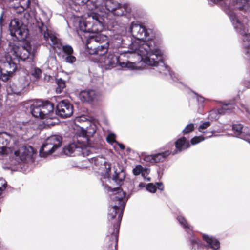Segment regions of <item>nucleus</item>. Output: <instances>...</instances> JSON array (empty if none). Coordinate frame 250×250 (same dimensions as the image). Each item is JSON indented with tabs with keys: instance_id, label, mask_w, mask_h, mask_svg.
Wrapping results in <instances>:
<instances>
[{
	"instance_id": "obj_4",
	"label": "nucleus",
	"mask_w": 250,
	"mask_h": 250,
	"mask_svg": "<svg viewBox=\"0 0 250 250\" xmlns=\"http://www.w3.org/2000/svg\"><path fill=\"white\" fill-rule=\"evenodd\" d=\"M110 196V205L108 209L107 218L109 222L106 239L111 242L110 245L117 244L120 223L123 212L128 198L125 193L120 188H111L107 187Z\"/></svg>"
},
{
	"instance_id": "obj_34",
	"label": "nucleus",
	"mask_w": 250,
	"mask_h": 250,
	"mask_svg": "<svg viewBox=\"0 0 250 250\" xmlns=\"http://www.w3.org/2000/svg\"><path fill=\"white\" fill-rule=\"evenodd\" d=\"M177 219L181 226L185 229V231H187L188 225L186 219L181 215L178 216Z\"/></svg>"
},
{
	"instance_id": "obj_50",
	"label": "nucleus",
	"mask_w": 250,
	"mask_h": 250,
	"mask_svg": "<svg viewBox=\"0 0 250 250\" xmlns=\"http://www.w3.org/2000/svg\"><path fill=\"white\" fill-rule=\"evenodd\" d=\"M144 177V179L146 180V181H150L151 180V178L150 177H146L144 176H143Z\"/></svg>"
},
{
	"instance_id": "obj_52",
	"label": "nucleus",
	"mask_w": 250,
	"mask_h": 250,
	"mask_svg": "<svg viewBox=\"0 0 250 250\" xmlns=\"http://www.w3.org/2000/svg\"><path fill=\"white\" fill-rule=\"evenodd\" d=\"M2 15H1V16H0V24H1V23L2 22Z\"/></svg>"
},
{
	"instance_id": "obj_57",
	"label": "nucleus",
	"mask_w": 250,
	"mask_h": 250,
	"mask_svg": "<svg viewBox=\"0 0 250 250\" xmlns=\"http://www.w3.org/2000/svg\"><path fill=\"white\" fill-rule=\"evenodd\" d=\"M112 27H115V25H114V24H113Z\"/></svg>"
},
{
	"instance_id": "obj_28",
	"label": "nucleus",
	"mask_w": 250,
	"mask_h": 250,
	"mask_svg": "<svg viewBox=\"0 0 250 250\" xmlns=\"http://www.w3.org/2000/svg\"><path fill=\"white\" fill-rule=\"evenodd\" d=\"M208 133H209V135L206 137H204L202 135L194 137L190 140L191 144L192 145H195L200 143L201 142L204 141L205 139L211 137L213 134V132H208Z\"/></svg>"
},
{
	"instance_id": "obj_44",
	"label": "nucleus",
	"mask_w": 250,
	"mask_h": 250,
	"mask_svg": "<svg viewBox=\"0 0 250 250\" xmlns=\"http://www.w3.org/2000/svg\"><path fill=\"white\" fill-rule=\"evenodd\" d=\"M189 241L193 246L198 244L197 240L195 238H192L190 239Z\"/></svg>"
},
{
	"instance_id": "obj_22",
	"label": "nucleus",
	"mask_w": 250,
	"mask_h": 250,
	"mask_svg": "<svg viewBox=\"0 0 250 250\" xmlns=\"http://www.w3.org/2000/svg\"><path fill=\"white\" fill-rule=\"evenodd\" d=\"M213 2L221 1L223 9L228 15L229 10H231L235 7V0H210Z\"/></svg>"
},
{
	"instance_id": "obj_9",
	"label": "nucleus",
	"mask_w": 250,
	"mask_h": 250,
	"mask_svg": "<svg viewBox=\"0 0 250 250\" xmlns=\"http://www.w3.org/2000/svg\"><path fill=\"white\" fill-rule=\"evenodd\" d=\"M89 10L96 9L102 13L110 12L114 16L130 17L131 9L127 4H121L116 0H90Z\"/></svg>"
},
{
	"instance_id": "obj_15",
	"label": "nucleus",
	"mask_w": 250,
	"mask_h": 250,
	"mask_svg": "<svg viewBox=\"0 0 250 250\" xmlns=\"http://www.w3.org/2000/svg\"><path fill=\"white\" fill-rule=\"evenodd\" d=\"M73 112V105L67 101H62L57 104L55 114L62 118H66L71 116Z\"/></svg>"
},
{
	"instance_id": "obj_33",
	"label": "nucleus",
	"mask_w": 250,
	"mask_h": 250,
	"mask_svg": "<svg viewBox=\"0 0 250 250\" xmlns=\"http://www.w3.org/2000/svg\"><path fill=\"white\" fill-rule=\"evenodd\" d=\"M44 124L49 126L55 125L58 123V120L54 116L53 118H46L44 119Z\"/></svg>"
},
{
	"instance_id": "obj_20",
	"label": "nucleus",
	"mask_w": 250,
	"mask_h": 250,
	"mask_svg": "<svg viewBox=\"0 0 250 250\" xmlns=\"http://www.w3.org/2000/svg\"><path fill=\"white\" fill-rule=\"evenodd\" d=\"M202 239L208 244V246H209L211 248H219L220 243L219 241L213 236L203 234Z\"/></svg>"
},
{
	"instance_id": "obj_41",
	"label": "nucleus",
	"mask_w": 250,
	"mask_h": 250,
	"mask_svg": "<svg viewBox=\"0 0 250 250\" xmlns=\"http://www.w3.org/2000/svg\"><path fill=\"white\" fill-rule=\"evenodd\" d=\"M195 98L196 100L198 103L202 104L205 100V99L202 96H199L198 94L195 93Z\"/></svg>"
},
{
	"instance_id": "obj_53",
	"label": "nucleus",
	"mask_w": 250,
	"mask_h": 250,
	"mask_svg": "<svg viewBox=\"0 0 250 250\" xmlns=\"http://www.w3.org/2000/svg\"><path fill=\"white\" fill-rule=\"evenodd\" d=\"M190 92H193V91L191 90H190V91L188 90V96L189 95H190Z\"/></svg>"
},
{
	"instance_id": "obj_48",
	"label": "nucleus",
	"mask_w": 250,
	"mask_h": 250,
	"mask_svg": "<svg viewBox=\"0 0 250 250\" xmlns=\"http://www.w3.org/2000/svg\"><path fill=\"white\" fill-rule=\"evenodd\" d=\"M145 187H146V184L144 183L141 182L139 184V187L140 188H144Z\"/></svg>"
},
{
	"instance_id": "obj_46",
	"label": "nucleus",
	"mask_w": 250,
	"mask_h": 250,
	"mask_svg": "<svg viewBox=\"0 0 250 250\" xmlns=\"http://www.w3.org/2000/svg\"><path fill=\"white\" fill-rule=\"evenodd\" d=\"M116 144H117L118 145L119 147H120V148L121 149H122V150L125 149V146L123 144H122L121 143H119L117 141L116 142Z\"/></svg>"
},
{
	"instance_id": "obj_54",
	"label": "nucleus",
	"mask_w": 250,
	"mask_h": 250,
	"mask_svg": "<svg viewBox=\"0 0 250 250\" xmlns=\"http://www.w3.org/2000/svg\"><path fill=\"white\" fill-rule=\"evenodd\" d=\"M130 150H131V149L130 148H128L127 149V151H128V152H130Z\"/></svg>"
},
{
	"instance_id": "obj_56",
	"label": "nucleus",
	"mask_w": 250,
	"mask_h": 250,
	"mask_svg": "<svg viewBox=\"0 0 250 250\" xmlns=\"http://www.w3.org/2000/svg\"><path fill=\"white\" fill-rule=\"evenodd\" d=\"M188 230L190 229V227L189 226H188Z\"/></svg>"
},
{
	"instance_id": "obj_10",
	"label": "nucleus",
	"mask_w": 250,
	"mask_h": 250,
	"mask_svg": "<svg viewBox=\"0 0 250 250\" xmlns=\"http://www.w3.org/2000/svg\"><path fill=\"white\" fill-rule=\"evenodd\" d=\"M236 3L235 7L233 9H239L243 12L246 19L243 20L241 22L234 11L229 10L228 13V15L229 17L230 20L234 28V25L233 23V20L237 21V22L243 25L242 29H245L246 31L249 30V32L250 33V7L249 6V1L248 0H235Z\"/></svg>"
},
{
	"instance_id": "obj_37",
	"label": "nucleus",
	"mask_w": 250,
	"mask_h": 250,
	"mask_svg": "<svg viewBox=\"0 0 250 250\" xmlns=\"http://www.w3.org/2000/svg\"><path fill=\"white\" fill-rule=\"evenodd\" d=\"M143 168L140 165H138L136 166L135 168L133 169V173L135 175H138L142 173L143 176H144V173L143 171Z\"/></svg>"
},
{
	"instance_id": "obj_12",
	"label": "nucleus",
	"mask_w": 250,
	"mask_h": 250,
	"mask_svg": "<svg viewBox=\"0 0 250 250\" xmlns=\"http://www.w3.org/2000/svg\"><path fill=\"white\" fill-rule=\"evenodd\" d=\"M10 34L19 41H23L27 38L28 29L22 22L18 19L11 21L9 25Z\"/></svg>"
},
{
	"instance_id": "obj_26",
	"label": "nucleus",
	"mask_w": 250,
	"mask_h": 250,
	"mask_svg": "<svg viewBox=\"0 0 250 250\" xmlns=\"http://www.w3.org/2000/svg\"><path fill=\"white\" fill-rule=\"evenodd\" d=\"M125 177V172L123 169H116L114 171V175L113 176L112 179L118 185H121L123 183Z\"/></svg>"
},
{
	"instance_id": "obj_39",
	"label": "nucleus",
	"mask_w": 250,
	"mask_h": 250,
	"mask_svg": "<svg viewBox=\"0 0 250 250\" xmlns=\"http://www.w3.org/2000/svg\"><path fill=\"white\" fill-rule=\"evenodd\" d=\"M106 141L107 142L110 144L115 143L117 141L115 140V135L114 133H109L106 137Z\"/></svg>"
},
{
	"instance_id": "obj_5",
	"label": "nucleus",
	"mask_w": 250,
	"mask_h": 250,
	"mask_svg": "<svg viewBox=\"0 0 250 250\" xmlns=\"http://www.w3.org/2000/svg\"><path fill=\"white\" fill-rule=\"evenodd\" d=\"M89 123V125L85 129L82 128V132L73 138V142L70 143L63 148L64 153L67 156H75L82 155L83 156H89L90 154L96 153L102 146V140L98 138L93 141L92 136L96 131L94 124Z\"/></svg>"
},
{
	"instance_id": "obj_30",
	"label": "nucleus",
	"mask_w": 250,
	"mask_h": 250,
	"mask_svg": "<svg viewBox=\"0 0 250 250\" xmlns=\"http://www.w3.org/2000/svg\"><path fill=\"white\" fill-rule=\"evenodd\" d=\"M56 83L57 85L56 88V92L57 93L60 94L63 91L66 86L65 82L62 79L60 78L56 79Z\"/></svg>"
},
{
	"instance_id": "obj_31",
	"label": "nucleus",
	"mask_w": 250,
	"mask_h": 250,
	"mask_svg": "<svg viewBox=\"0 0 250 250\" xmlns=\"http://www.w3.org/2000/svg\"><path fill=\"white\" fill-rule=\"evenodd\" d=\"M243 125L241 124H234L232 125V130L236 134L237 137L240 138V136L243 130Z\"/></svg>"
},
{
	"instance_id": "obj_24",
	"label": "nucleus",
	"mask_w": 250,
	"mask_h": 250,
	"mask_svg": "<svg viewBox=\"0 0 250 250\" xmlns=\"http://www.w3.org/2000/svg\"><path fill=\"white\" fill-rule=\"evenodd\" d=\"M46 141L51 144V146H53L56 150L62 145V138L61 136L58 135H52L48 137Z\"/></svg>"
},
{
	"instance_id": "obj_3",
	"label": "nucleus",
	"mask_w": 250,
	"mask_h": 250,
	"mask_svg": "<svg viewBox=\"0 0 250 250\" xmlns=\"http://www.w3.org/2000/svg\"><path fill=\"white\" fill-rule=\"evenodd\" d=\"M79 29L83 32L94 34L86 40V45L89 54L101 56L107 52L109 40L107 36L99 33L104 29L103 19L99 14L93 12L88 14L84 21H80Z\"/></svg>"
},
{
	"instance_id": "obj_13",
	"label": "nucleus",
	"mask_w": 250,
	"mask_h": 250,
	"mask_svg": "<svg viewBox=\"0 0 250 250\" xmlns=\"http://www.w3.org/2000/svg\"><path fill=\"white\" fill-rule=\"evenodd\" d=\"M232 20L236 32L241 36L242 46L246 57L250 60V33L249 32V30L246 31L245 29H242L243 25L238 23L237 21Z\"/></svg>"
},
{
	"instance_id": "obj_16",
	"label": "nucleus",
	"mask_w": 250,
	"mask_h": 250,
	"mask_svg": "<svg viewBox=\"0 0 250 250\" xmlns=\"http://www.w3.org/2000/svg\"><path fill=\"white\" fill-rule=\"evenodd\" d=\"M171 153L169 150L159 152L152 155H146L144 157L146 162L156 163L164 162L166 158Z\"/></svg>"
},
{
	"instance_id": "obj_2",
	"label": "nucleus",
	"mask_w": 250,
	"mask_h": 250,
	"mask_svg": "<svg viewBox=\"0 0 250 250\" xmlns=\"http://www.w3.org/2000/svg\"><path fill=\"white\" fill-rule=\"evenodd\" d=\"M129 31L131 34L132 37L136 39V41L132 42L130 44L133 43H136L138 44H142L143 43H149L154 45L153 48H151V50L148 51L146 56H148V59L152 62L151 64H147L152 66L150 68V73L157 76H165L169 75L170 78L174 82H177L178 86L180 88L185 87V86L180 81L179 79L176 75L170 71L169 67L166 65L163 60V51L156 44L155 42L150 40V34L152 30L150 29H147L142 24L138 22H132L129 27Z\"/></svg>"
},
{
	"instance_id": "obj_8",
	"label": "nucleus",
	"mask_w": 250,
	"mask_h": 250,
	"mask_svg": "<svg viewBox=\"0 0 250 250\" xmlns=\"http://www.w3.org/2000/svg\"><path fill=\"white\" fill-rule=\"evenodd\" d=\"M89 10L96 9L102 13L110 12L114 16L130 17L131 9L127 4H121L116 0H90Z\"/></svg>"
},
{
	"instance_id": "obj_55",
	"label": "nucleus",
	"mask_w": 250,
	"mask_h": 250,
	"mask_svg": "<svg viewBox=\"0 0 250 250\" xmlns=\"http://www.w3.org/2000/svg\"><path fill=\"white\" fill-rule=\"evenodd\" d=\"M213 250H217L218 249H215V248H212Z\"/></svg>"
},
{
	"instance_id": "obj_40",
	"label": "nucleus",
	"mask_w": 250,
	"mask_h": 250,
	"mask_svg": "<svg viewBox=\"0 0 250 250\" xmlns=\"http://www.w3.org/2000/svg\"><path fill=\"white\" fill-rule=\"evenodd\" d=\"M41 74V70L40 69L38 68H35L32 72V74L36 78H38L40 77Z\"/></svg>"
},
{
	"instance_id": "obj_7",
	"label": "nucleus",
	"mask_w": 250,
	"mask_h": 250,
	"mask_svg": "<svg viewBox=\"0 0 250 250\" xmlns=\"http://www.w3.org/2000/svg\"><path fill=\"white\" fill-rule=\"evenodd\" d=\"M36 25L39 29V32L43 35L44 39L50 42V45L58 49H61L62 53V58L66 63L73 64L77 60L76 57L74 55V50L72 47L70 45H63L60 39L54 35L49 33L46 25L42 22V20L39 18H35Z\"/></svg>"
},
{
	"instance_id": "obj_47",
	"label": "nucleus",
	"mask_w": 250,
	"mask_h": 250,
	"mask_svg": "<svg viewBox=\"0 0 250 250\" xmlns=\"http://www.w3.org/2000/svg\"><path fill=\"white\" fill-rule=\"evenodd\" d=\"M244 85L248 88H250V81H245L244 82Z\"/></svg>"
},
{
	"instance_id": "obj_29",
	"label": "nucleus",
	"mask_w": 250,
	"mask_h": 250,
	"mask_svg": "<svg viewBox=\"0 0 250 250\" xmlns=\"http://www.w3.org/2000/svg\"><path fill=\"white\" fill-rule=\"evenodd\" d=\"M242 131L240 138L247 141L250 144V128L243 126Z\"/></svg>"
},
{
	"instance_id": "obj_19",
	"label": "nucleus",
	"mask_w": 250,
	"mask_h": 250,
	"mask_svg": "<svg viewBox=\"0 0 250 250\" xmlns=\"http://www.w3.org/2000/svg\"><path fill=\"white\" fill-rule=\"evenodd\" d=\"M55 149L51 144L47 142L46 140L42 144L40 151L39 154L41 157H46L48 155L51 154L55 151Z\"/></svg>"
},
{
	"instance_id": "obj_51",
	"label": "nucleus",
	"mask_w": 250,
	"mask_h": 250,
	"mask_svg": "<svg viewBox=\"0 0 250 250\" xmlns=\"http://www.w3.org/2000/svg\"><path fill=\"white\" fill-rule=\"evenodd\" d=\"M19 151H15L14 154L16 156H19Z\"/></svg>"
},
{
	"instance_id": "obj_49",
	"label": "nucleus",
	"mask_w": 250,
	"mask_h": 250,
	"mask_svg": "<svg viewBox=\"0 0 250 250\" xmlns=\"http://www.w3.org/2000/svg\"><path fill=\"white\" fill-rule=\"evenodd\" d=\"M184 133H188V125L185 127V129L183 130Z\"/></svg>"
},
{
	"instance_id": "obj_42",
	"label": "nucleus",
	"mask_w": 250,
	"mask_h": 250,
	"mask_svg": "<svg viewBox=\"0 0 250 250\" xmlns=\"http://www.w3.org/2000/svg\"><path fill=\"white\" fill-rule=\"evenodd\" d=\"M156 184L157 185V188L161 190V191H163L164 190V187L163 186V184L162 182H156Z\"/></svg>"
},
{
	"instance_id": "obj_43",
	"label": "nucleus",
	"mask_w": 250,
	"mask_h": 250,
	"mask_svg": "<svg viewBox=\"0 0 250 250\" xmlns=\"http://www.w3.org/2000/svg\"><path fill=\"white\" fill-rule=\"evenodd\" d=\"M87 120V119L86 117L84 115L81 116L76 118L77 121L81 122V121H85Z\"/></svg>"
},
{
	"instance_id": "obj_23",
	"label": "nucleus",
	"mask_w": 250,
	"mask_h": 250,
	"mask_svg": "<svg viewBox=\"0 0 250 250\" xmlns=\"http://www.w3.org/2000/svg\"><path fill=\"white\" fill-rule=\"evenodd\" d=\"M186 143L187 139L185 137H182L178 139L175 142L176 149L171 152L172 154L174 155L184 150L185 148Z\"/></svg>"
},
{
	"instance_id": "obj_25",
	"label": "nucleus",
	"mask_w": 250,
	"mask_h": 250,
	"mask_svg": "<svg viewBox=\"0 0 250 250\" xmlns=\"http://www.w3.org/2000/svg\"><path fill=\"white\" fill-rule=\"evenodd\" d=\"M235 108V103L233 101L230 102L224 103L222 107L218 109L219 114L229 113Z\"/></svg>"
},
{
	"instance_id": "obj_17",
	"label": "nucleus",
	"mask_w": 250,
	"mask_h": 250,
	"mask_svg": "<svg viewBox=\"0 0 250 250\" xmlns=\"http://www.w3.org/2000/svg\"><path fill=\"white\" fill-rule=\"evenodd\" d=\"M80 100L83 102L91 103L98 99V94L92 89L81 91L79 94Z\"/></svg>"
},
{
	"instance_id": "obj_38",
	"label": "nucleus",
	"mask_w": 250,
	"mask_h": 250,
	"mask_svg": "<svg viewBox=\"0 0 250 250\" xmlns=\"http://www.w3.org/2000/svg\"><path fill=\"white\" fill-rule=\"evenodd\" d=\"M146 189L151 193H155L157 190V187L153 183H149L146 185Z\"/></svg>"
},
{
	"instance_id": "obj_45",
	"label": "nucleus",
	"mask_w": 250,
	"mask_h": 250,
	"mask_svg": "<svg viewBox=\"0 0 250 250\" xmlns=\"http://www.w3.org/2000/svg\"><path fill=\"white\" fill-rule=\"evenodd\" d=\"M194 128V125L192 123L188 124V133L192 131Z\"/></svg>"
},
{
	"instance_id": "obj_35",
	"label": "nucleus",
	"mask_w": 250,
	"mask_h": 250,
	"mask_svg": "<svg viewBox=\"0 0 250 250\" xmlns=\"http://www.w3.org/2000/svg\"><path fill=\"white\" fill-rule=\"evenodd\" d=\"M211 123L209 121L202 123L198 127V131L200 132L205 133V130L210 126Z\"/></svg>"
},
{
	"instance_id": "obj_21",
	"label": "nucleus",
	"mask_w": 250,
	"mask_h": 250,
	"mask_svg": "<svg viewBox=\"0 0 250 250\" xmlns=\"http://www.w3.org/2000/svg\"><path fill=\"white\" fill-rule=\"evenodd\" d=\"M202 239L208 244V246H209L211 248H219L220 243L219 241L213 236L203 234Z\"/></svg>"
},
{
	"instance_id": "obj_14",
	"label": "nucleus",
	"mask_w": 250,
	"mask_h": 250,
	"mask_svg": "<svg viewBox=\"0 0 250 250\" xmlns=\"http://www.w3.org/2000/svg\"><path fill=\"white\" fill-rule=\"evenodd\" d=\"M18 140L13 135L6 132H0V153L8 154L11 151V148L16 145Z\"/></svg>"
},
{
	"instance_id": "obj_6",
	"label": "nucleus",
	"mask_w": 250,
	"mask_h": 250,
	"mask_svg": "<svg viewBox=\"0 0 250 250\" xmlns=\"http://www.w3.org/2000/svg\"><path fill=\"white\" fill-rule=\"evenodd\" d=\"M31 49V47L29 45L25 46L21 45L18 43L10 42L8 53L11 59L4 62L0 67L8 71L9 74L13 75L17 69L15 60L18 62L26 61L29 64L33 62V56L30 53Z\"/></svg>"
},
{
	"instance_id": "obj_32",
	"label": "nucleus",
	"mask_w": 250,
	"mask_h": 250,
	"mask_svg": "<svg viewBox=\"0 0 250 250\" xmlns=\"http://www.w3.org/2000/svg\"><path fill=\"white\" fill-rule=\"evenodd\" d=\"M0 79L3 82L7 81L12 75L11 74H9L8 71H6L1 67H0Z\"/></svg>"
},
{
	"instance_id": "obj_11",
	"label": "nucleus",
	"mask_w": 250,
	"mask_h": 250,
	"mask_svg": "<svg viewBox=\"0 0 250 250\" xmlns=\"http://www.w3.org/2000/svg\"><path fill=\"white\" fill-rule=\"evenodd\" d=\"M30 111L36 118L45 119L53 118L56 114L54 112V105L49 101L38 100L30 105Z\"/></svg>"
},
{
	"instance_id": "obj_18",
	"label": "nucleus",
	"mask_w": 250,
	"mask_h": 250,
	"mask_svg": "<svg viewBox=\"0 0 250 250\" xmlns=\"http://www.w3.org/2000/svg\"><path fill=\"white\" fill-rule=\"evenodd\" d=\"M58 2L61 4H68L72 8L77 11H79V6L86 5L88 9V6L90 0H57Z\"/></svg>"
},
{
	"instance_id": "obj_36",
	"label": "nucleus",
	"mask_w": 250,
	"mask_h": 250,
	"mask_svg": "<svg viewBox=\"0 0 250 250\" xmlns=\"http://www.w3.org/2000/svg\"><path fill=\"white\" fill-rule=\"evenodd\" d=\"M24 125L21 124H17L15 126H13V130L17 134L21 135V133L20 132L21 131H24Z\"/></svg>"
},
{
	"instance_id": "obj_27",
	"label": "nucleus",
	"mask_w": 250,
	"mask_h": 250,
	"mask_svg": "<svg viewBox=\"0 0 250 250\" xmlns=\"http://www.w3.org/2000/svg\"><path fill=\"white\" fill-rule=\"evenodd\" d=\"M19 1V6L15 7L17 13H21L29 7L30 0H17Z\"/></svg>"
},
{
	"instance_id": "obj_1",
	"label": "nucleus",
	"mask_w": 250,
	"mask_h": 250,
	"mask_svg": "<svg viewBox=\"0 0 250 250\" xmlns=\"http://www.w3.org/2000/svg\"><path fill=\"white\" fill-rule=\"evenodd\" d=\"M154 45L149 43L138 44L134 42L129 44L128 50L120 53L119 57L109 53L107 56L102 55L99 60L101 66L105 70L115 67L117 64L122 68L128 69H141L145 64H151L153 61L148 59V52Z\"/></svg>"
}]
</instances>
